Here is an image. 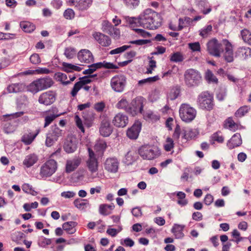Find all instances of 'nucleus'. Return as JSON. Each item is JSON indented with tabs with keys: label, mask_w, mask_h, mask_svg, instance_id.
<instances>
[{
	"label": "nucleus",
	"mask_w": 251,
	"mask_h": 251,
	"mask_svg": "<svg viewBox=\"0 0 251 251\" xmlns=\"http://www.w3.org/2000/svg\"><path fill=\"white\" fill-rule=\"evenodd\" d=\"M240 33L244 42L251 46V32L245 28L242 30Z\"/></svg>",
	"instance_id": "41"
},
{
	"label": "nucleus",
	"mask_w": 251,
	"mask_h": 251,
	"mask_svg": "<svg viewBox=\"0 0 251 251\" xmlns=\"http://www.w3.org/2000/svg\"><path fill=\"white\" fill-rule=\"evenodd\" d=\"M188 46L193 51H200L201 50L200 44L198 42L189 43Z\"/></svg>",
	"instance_id": "61"
},
{
	"label": "nucleus",
	"mask_w": 251,
	"mask_h": 251,
	"mask_svg": "<svg viewBox=\"0 0 251 251\" xmlns=\"http://www.w3.org/2000/svg\"><path fill=\"white\" fill-rule=\"evenodd\" d=\"M64 17L67 20H72L75 18V12L71 8H68L63 13Z\"/></svg>",
	"instance_id": "54"
},
{
	"label": "nucleus",
	"mask_w": 251,
	"mask_h": 251,
	"mask_svg": "<svg viewBox=\"0 0 251 251\" xmlns=\"http://www.w3.org/2000/svg\"><path fill=\"white\" fill-rule=\"evenodd\" d=\"M115 206L113 204H102L100 205L99 208L100 213L103 215H108L111 213L114 209Z\"/></svg>",
	"instance_id": "31"
},
{
	"label": "nucleus",
	"mask_w": 251,
	"mask_h": 251,
	"mask_svg": "<svg viewBox=\"0 0 251 251\" xmlns=\"http://www.w3.org/2000/svg\"><path fill=\"white\" fill-rule=\"evenodd\" d=\"M164 147L166 151H170L173 148V140L171 137L167 138Z\"/></svg>",
	"instance_id": "64"
},
{
	"label": "nucleus",
	"mask_w": 251,
	"mask_h": 251,
	"mask_svg": "<svg viewBox=\"0 0 251 251\" xmlns=\"http://www.w3.org/2000/svg\"><path fill=\"white\" fill-rule=\"evenodd\" d=\"M53 84L51 78L44 77L38 79L26 86V90L32 93H36L39 91L48 89Z\"/></svg>",
	"instance_id": "2"
},
{
	"label": "nucleus",
	"mask_w": 251,
	"mask_h": 251,
	"mask_svg": "<svg viewBox=\"0 0 251 251\" xmlns=\"http://www.w3.org/2000/svg\"><path fill=\"white\" fill-rule=\"evenodd\" d=\"M106 148V143L102 140L97 141L94 146V149L97 152H103Z\"/></svg>",
	"instance_id": "45"
},
{
	"label": "nucleus",
	"mask_w": 251,
	"mask_h": 251,
	"mask_svg": "<svg viewBox=\"0 0 251 251\" xmlns=\"http://www.w3.org/2000/svg\"><path fill=\"white\" fill-rule=\"evenodd\" d=\"M144 118L147 121L156 122L159 120L160 116L152 111H148L143 114Z\"/></svg>",
	"instance_id": "38"
},
{
	"label": "nucleus",
	"mask_w": 251,
	"mask_h": 251,
	"mask_svg": "<svg viewBox=\"0 0 251 251\" xmlns=\"http://www.w3.org/2000/svg\"><path fill=\"white\" fill-rule=\"evenodd\" d=\"M139 153L144 159L148 160L153 159L158 155L156 151L148 146H142L139 150Z\"/></svg>",
	"instance_id": "14"
},
{
	"label": "nucleus",
	"mask_w": 251,
	"mask_h": 251,
	"mask_svg": "<svg viewBox=\"0 0 251 251\" xmlns=\"http://www.w3.org/2000/svg\"><path fill=\"white\" fill-rule=\"evenodd\" d=\"M144 100L142 98H136L133 100L129 106V113L132 116L138 113L143 114Z\"/></svg>",
	"instance_id": "9"
},
{
	"label": "nucleus",
	"mask_w": 251,
	"mask_h": 251,
	"mask_svg": "<svg viewBox=\"0 0 251 251\" xmlns=\"http://www.w3.org/2000/svg\"><path fill=\"white\" fill-rule=\"evenodd\" d=\"M212 139L213 140L220 143H222L224 141V138L221 134L220 131L214 133L212 135Z\"/></svg>",
	"instance_id": "62"
},
{
	"label": "nucleus",
	"mask_w": 251,
	"mask_h": 251,
	"mask_svg": "<svg viewBox=\"0 0 251 251\" xmlns=\"http://www.w3.org/2000/svg\"><path fill=\"white\" fill-rule=\"evenodd\" d=\"M76 50L72 47L66 48L64 54L66 57L69 59L73 58L76 54Z\"/></svg>",
	"instance_id": "52"
},
{
	"label": "nucleus",
	"mask_w": 251,
	"mask_h": 251,
	"mask_svg": "<svg viewBox=\"0 0 251 251\" xmlns=\"http://www.w3.org/2000/svg\"><path fill=\"white\" fill-rule=\"evenodd\" d=\"M54 77L56 81H59L64 85L70 83L71 82L73 81L75 78V77L73 76V77L70 78L69 79L66 74L61 72L55 73Z\"/></svg>",
	"instance_id": "25"
},
{
	"label": "nucleus",
	"mask_w": 251,
	"mask_h": 251,
	"mask_svg": "<svg viewBox=\"0 0 251 251\" xmlns=\"http://www.w3.org/2000/svg\"><path fill=\"white\" fill-rule=\"evenodd\" d=\"M56 94L52 91H48L42 93L38 99L40 103L45 105H50L53 103L56 99Z\"/></svg>",
	"instance_id": "11"
},
{
	"label": "nucleus",
	"mask_w": 251,
	"mask_h": 251,
	"mask_svg": "<svg viewBox=\"0 0 251 251\" xmlns=\"http://www.w3.org/2000/svg\"><path fill=\"white\" fill-rule=\"evenodd\" d=\"M193 22V19L189 17H185L184 20L182 19H179V25L178 30H181L184 26H186Z\"/></svg>",
	"instance_id": "50"
},
{
	"label": "nucleus",
	"mask_w": 251,
	"mask_h": 251,
	"mask_svg": "<svg viewBox=\"0 0 251 251\" xmlns=\"http://www.w3.org/2000/svg\"><path fill=\"white\" fill-rule=\"evenodd\" d=\"M212 30V26L211 25H207L200 30L199 35L203 38L208 37Z\"/></svg>",
	"instance_id": "43"
},
{
	"label": "nucleus",
	"mask_w": 251,
	"mask_h": 251,
	"mask_svg": "<svg viewBox=\"0 0 251 251\" xmlns=\"http://www.w3.org/2000/svg\"><path fill=\"white\" fill-rule=\"evenodd\" d=\"M149 62L148 65L147 67L146 74H152V71L156 68V62L154 59L153 57H149Z\"/></svg>",
	"instance_id": "47"
},
{
	"label": "nucleus",
	"mask_w": 251,
	"mask_h": 251,
	"mask_svg": "<svg viewBox=\"0 0 251 251\" xmlns=\"http://www.w3.org/2000/svg\"><path fill=\"white\" fill-rule=\"evenodd\" d=\"M184 228V226L182 225L175 224L174 225V235L176 238H181L184 236L183 233Z\"/></svg>",
	"instance_id": "35"
},
{
	"label": "nucleus",
	"mask_w": 251,
	"mask_h": 251,
	"mask_svg": "<svg viewBox=\"0 0 251 251\" xmlns=\"http://www.w3.org/2000/svg\"><path fill=\"white\" fill-rule=\"evenodd\" d=\"M93 37L102 47H108L111 44L110 38L101 32H95L93 34Z\"/></svg>",
	"instance_id": "16"
},
{
	"label": "nucleus",
	"mask_w": 251,
	"mask_h": 251,
	"mask_svg": "<svg viewBox=\"0 0 251 251\" xmlns=\"http://www.w3.org/2000/svg\"><path fill=\"white\" fill-rule=\"evenodd\" d=\"M182 130L184 131L182 137L187 140L194 139L199 134V131L196 129H190L188 130L183 129Z\"/></svg>",
	"instance_id": "30"
},
{
	"label": "nucleus",
	"mask_w": 251,
	"mask_h": 251,
	"mask_svg": "<svg viewBox=\"0 0 251 251\" xmlns=\"http://www.w3.org/2000/svg\"><path fill=\"white\" fill-rule=\"evenodd\" d=\"M126 82V77L124 75H116L111 80V86L114 91L121 92L124 90Z\"/></svg>",
	"instance_id": "8"
},
{
	"label": "nucleus",
	"mask_w": 251,
	"mask_h": 251,
	"mask_svg": "<svg viewBox=\"0 0 251 251\" xmlns=\"http://www.w3.org/2000/svg\"><path fill=\"white\" fill-rule=\"evenodd\" d=\"M136 55V52L134 51H130L127 52L126 54V58L129 59L123 62L119 63V65L122 66L127 65L132 61V58H133Z\"/></svg>",
	"instance_id": "51"
},
{
	"label": "nucleus",
	"mask_w": 251,
	"mask_h": 251,
	"mask_svg": "<svg viewBox=\"0 0 251 251\" xmlns=\"http://www.w3.org/2000/svg\"><path fill=\"white\" fill-rule=\"evenodd\" d=\"M242 143L241 136L240 133L234 134L227 143V146L229 149L232 150L240 146Z\"/></svg>",
	"instance_id": "24"
},
{
	"label": "nucleus",
	"mask_w": 251,
	"mask_h": 251,
	"mask_svg": "<svg viewBox=\"0 0 251 251\" xmlns=\"http://www.w3.org/2000/svg\"><path fill=\"white\" fill-rule=\"evenodd\" d=\"M108 34L114 39H118L120 37V30L119 29L113 27L112 30Z\"/></svg>",
	"instance_id": "60"
},
{
	"label": "nucleus",
	"mask_w": 251,
	"mask_h": 251,
	"mask_svg": "<svg viewBox=\"0 0 251 251\" xmlns=\"http://www.w3.org/2000/svg\"><path fill=\"white\" fill-rule=\"evenodd\" d=\"M223 43L225 48L224 58L228 62H232L233 61V52L232 45L227 39H223Z\"/></svg>",
	"instance_id": "21"
},
{
	"label": "nucleus",
	"mask_w": 251,
	"mask_h": 251,
	"mask_svg": "<svg viewBox=\"0 0 251 251\" xmlns=\"http://www.w3.org/2000/svg\"><path fill=\"white\" fill-rule=\"evenodd\" d=\"M96 76V75H90L81 78L80 81H83L84 82V84H81L82 86L81 88H83L85 91H89L91 86L88 85V84L90 83L93 81V79H94Z\"/></svg>",
	"instance_id": "36"
},
{
	"label": "nucleus",
	"mask_w": 251,
	"mask_h": 251,
	"mask_svg": "<svg viewBox=\"0 0 251 251\" xmlns=\"http://www.w3.org/2000/svg\"><path fill=\"white\" fill-rule=\"evenodd\" d=\"M236 55L244 59L251 56V49L249 47H240L236 51Z\"/></svg>",
	"instance_id": "29"
},
{
	"label": "nucleus",
	"mask_w": 251,
	"mask_h": 251,
	"mask_svg": "<svg viewBox=\"0 0 251 251\" xmlns=\"http://www.w3.org/2000/svg\"><path fill=\"white\" fill-rule=\"evenodd\" d=\"M88 151L89 158L86 161V165L89 171L92 174L98 170V161L93 150L89 148Z\"/></svg>",
	"instance_id": "12"
},
{
	"label": "nucleus",
	"mask_w": 251,
	"mask_h": 251,
	"mask_svg": "<svg viewBox=\"0 0 251 251\" xmlns=\"http://www.w3.org/2000/svg\"><path fill=\"white\" fill-rule=\"evenodd\" d=\"M45 116V125L44 127H46L50 125L52 121L57 117L55 115L53 112L51 110H48L44 113Z\"/></svg>",
	"instance_id": "33"
},
{
	"label": "nucleus",
	"mask_w": 251,
	"mask_h": 251,
	"mask_svg": "<svg viewBox=\"0 0 251 251\" xmlns=\"http://www.w3.org/2000/svg\"><path fill=\"white\" fill-rule=\"evenodd\" d=\"M82 69L81 67L66 62H63L62 64V70L67 73L80 72Z\"/></svg>",
	"instance_id": "27"
},
{
	"label": "nucleus",
	"mask_w": 251,
	"mask_h": 251,
	"mask_svg": "<svg viewBox=\"0 0 251 251\" xmlns=\"http://www.w3.org/2000/svg\"><path fill=\"white\" fill-rule=\"evenodd\" d=\"M102 68H104L105 69H118V67L112 63H109L105 61H103V62H99L97 63H94L90 66V67L88 69L86 70L84 72V74L86 75H91L96 70Z\"/></svg>",
	"instance_id": "10"
},
{
	"label": "nucleus",
	"mask_w": 251,
	"mask_h": 251,
	"mask_svg": "<svg viewBox=\"0 0 251 251\" xmlns=\"http://www.w3.org/2000/svg\"><path fill=\"white\" fill-rule=\"evenodd\" d=\"M201 78L200 73L194 69H188L184 73L185 82L189 87L198 85L201 81Z\"/></svg>",
	"instance_id": "7"
},
{
	"label": "nucleus",
	"mask_w": 251,
	"mask_h": 251,
	"mask_svg": "<svg viewBox=\"0 0 251 251\" xmlns=\"http://www.w3.org/2000/svg\"><path fill=\"white\" fill-rule=\"evenodd\" d=\"M251 107L250 106L245 105L240 107L235 113V116L237 118H241L246 115L249 110Z\"/></svg>",
	"instance_id": "44"
},
{
	"label": "nucleus",
	"mask_w": 251,
	"mask_h": 251,
	"mask_svg": "<svg viewBox=\"0 0 251 251\" xmlns=\"http://www.w3.org/2000/svg\"><path fill=\"white\" fill-rule=\"evenodd\" d=\"M61 135L62 130L58 128H55L51 133L48 135L46 141V145L48 147L51 146Z\"/></svg>",
	"instance_id": "22"
},
{
	"label": "nucleus",
	"mask_w": 251,
	"mask_h": 251,
	"mask_svg": "<svg viewBox=\"0 0 251 251\" xmlns=\"http://www.w3.org/2000/svg\"><path fill=\"white\" fill-rule=\"evenodd\" d=\"M142 127V123L137 120L126 131L127 136L131 139H136L138 137Z\"/></svg>",
	"instance_id": "15"
},
{
	"label": "nucleus",
	"mask_w": 251,
	"mask_h": 251,
	"mask_svg": "<svg viewBox=\"0 0 251 251\" xmlns=\"http://www.w3.org/2000/svg\"><path fill=\"white\" fill-rule=\"evenodd\" d=\"M103 166L107 172L115 173L118 171L119 162L115 158H108L104 162Z\"/></svg>",
	"instance_id": "18"
},
{
	"label": "nucleus",
	"mask_w": 251,
	"mask_h": 251,
	"mask_svg": "<svg viewBox=\"0 0 251 251\" xmlns=\"http://www.w3.org/2000/svg\"><path fill=\"white\" fill-rule=\"evenodd\" d=\"M135 32L139 35V36L144 37V38H147V37H150L151 36V34L145 31L144 29H140V28H135L133 29Z\"/></svg>",
	"instance_id": "58"
},
{
	"label": "nucleus",
	"mask_w": 251,
	"mask_h": 251,
	"mask_svg": "<svg viewBox=\"0 0 251 251\" xmlns=\"http://www.w3.org/2000/svg\"><path fill=\"white\" fill-rule=\"evenodd\" d=\"M128 123V117L121 113L116 114L112 120V123L117 127H124Z\"/></svg>",
	"instance_id": "17"
},
{
	"label": "nucleus",
	"mask_w": 251,
	"mask_h": 251,
	"mask_svg": "<svg viewBox=\"0 0 251 251\" xmlns=\"http://www.w3.org/2000/svg\"><path fill=\"white\" fill-rule=\"evenodd\" d=\"M205 78L209 82L217 83L218 80L217 78L214 75L212 72L210 70H207L206 73Z\"/></svg>",
	"instance_id": "55"
},
{
	"label": "nucleus",
	"mask_w": 251,
	"mask_h": 251,
	"mask_svg": "<svg viewBox=\"0 0 251 251\" xmlns=\"http://www.w3.org/2000/svg\"><path fill=\"white\" fill-rule=\"evenodd\" d=\"M225 126L230 130L235 131L237 128V125L232 117H228L225 121Z\"/></svg>",
	"instance_id": "46"
},
{
	"label": "nucleus",
	"mask_w": 251,
	"mask_h": 251,
	"mask_svg": "<svg viewBox=\"0 0 251 251\" xmlns=\"http://www.w3.org/2000/svg\"><path fill=\"white\" fill-rule=\"evenodd\" d=\"M76 226L77 223L75 222H67L62 225V228L68 234H72L75 232V227Z\"/></svg>",
	"instance_id": "28"
},
{
	"label": "nucleus",
	"mask_w": 251,
	"mask_h": 251,
	"mask_svg": "<svg viewBox=\"0 0 251 251\" xmlns=\"http://www.w3.org/2000/svg\"><path fill=\"white\" fill-rule=\"evenodd\" d=\"M77 58L82 63L90 64L94 60L92 53L87 49H82L77 53Z\"/></svg>",
	"instance_id": "13"
},
{
	"label": "nucleus",
	"mask_w": 251,
	"mask_h": 251,
	"mask_svg": "<svg viewBox=\"0 0 251 251\" xmlns=\"http://www.w3.org/2000/svg\"><path fill=\"white\" fill-rule=\"evenodd\" d=\"M138 22L144 28L154 29L161 25V19L156 12L151 9H146L138 20Z\"/></svg>",
	"instance_id": "1"
},
{
	"label": "nucleus",
	"mask_w": 251,
	"mask_h": 251,
	"mask_svg": "<svg viewBox=\"0 0 251 251\" xmlns=\"http://www.w3.org/2000/svg\"><path fill=\"white\" fill-rule=\"evenodd\" d=\"M76 148V146L75 142L72 140H67L64 145V149L65 151L68 153L74 152Z\"/></svg>",
	"instance_id": "40"
},
{
	"label": "nucleus",
	"mask_w": 251,
	"mask_h": 251,
	"mask_svg": "<svg viewBox=\"0 0 251 251\" xmlns=\"http://www.w3.org/2000/svg\"><path fill=\"white\" fill-rule=\"evenodd\" d=\"M38 160V157L35 154H30L25 157L23 164L27 167L33 165Z\"/></svg>",
	"instance_id": "32"
},
{
	"label": "nucleus",
	"mask_w": 251,
	"mask_h": 251,
	"mask_svg": "<svg viewBox=\"0 0 251 251\" xmlns=\"http://www.w3.org/2000/svg\"><path fill=\"white\" fill-rule=\"evenodd\" d=\"M93 0H80L77 4L79 10L84 11L88 9L92 4Z\"/></svg>",
	"instance_id": "39"
},
{
	"label": "nucleus",
	"mask_w": 251,
	"mask_h": 251,
	"mask_svg": "<svg viewBox=\"0 0 251 251\" xmlns=\"http://www.w3.org/2000/svg\"><path fill=\"white\" fill-rule=\"evenodd\" d=\"M114 26L107 21H104L102 24V29L103 31L108 34L109 32L112 30Z\"/></svg>",
	"instance_id": "56"
},
{
	"label": "nucleus",
	"mask_w": 251,
	"mask_h": 251,
	"mask_svg": "<svg viewBox=\"0 0 251 251\" xmlns=\"http://www.w3.org/2000/svg\"><path fill=\"white\" fill-rule=\"evenodd\" d=\"M40 132L39 129H36L33 132L25 133L21 138V141L26 145H30Z\"/></svg>",
	"instance_id": "23"
},
{
	"label": "nucleus",
	"mask_w": 251,
	"mask_h": 251,
	"mask_svg": "<svg viewBox=\"0 0 251 251\" xmlns=\"http://www.w3.org/2000/svg\"><path fill=\"white\" fill-rule=\"evenodd\" d=\"M84 82L83 81H80V80L75 83L74 86L71 91V95L73 97H75L77 95V92L82 87L81 84H84Z\"/></svg>",
	"instance_id": "53"
},
{
	"label": "nucleus",
	"mask_w": 251,
	"mask_h": 251,
	"mask_svg": "<svg viewBox=\"0 0 251 251\" xmlns=\"http://www.w3.org/2000/svg\"><path fill=\"white\" fill-rule=\"evenodd\" d=\"M179 114L180 118L183 121L190 123L195 118L197 111L190 104L182 103L179 107Z\"/></svg>",
	"instance_id": "4"
},
{
	"label": "nucleus",
	"mask_w": 251,
	"mask_h": 251,
	"mask_svg": "<svg viewBox=\"0 0 251 251\" xmlns=\"http://www.w3.org/2000/svg\"><path fill=\"white\" fill-rule=\"evenodd\" d=\"M25 90H26V86L23 83L12 84L7 88V91L9 93H17Z\"/></svg>",
	"instance_id": "26"
},
{
	"label": "nucleus",
	"mask_w": 251,
	"mask_h": 251,
	"mask_svg": "<svg viewBox=\"0 0 251 251\" xmlns=\"http://www.w3.org/2000/svg\"><path fill=\"white\" fill-rule=\"evenodd\" d=\"M20 26L25 32L30 33L35 29V26L28 21H22L20 23Z\"/></svg>",
	"instance_id": "37"
},
{
	"label": "nucleus",
	"mask_w": 251,
	"mask_h": 251,
	"mask_svg": "<svg viewBox=\"0 0 251 251\" xmlns=\"http://www.w3.org/2000/svg\"><path fill=\"white\" fill-rule=\"evenodd\" d=\"M130 47V46L124 45L122 47L116 48L115 49L112 50L110 51V54H118L121 52H123L129 49Z\"/></svg>",
	"instance_id": "57"
},
{
	"label": "nucleus",
	"mask_w": 251,
	"mask_h": 251,
	"mask_svg": "<svg viewBox=\"0 0 251 251\" xmlns=\"http://www.w3.org/2000/svg\"><path fill=\"white\" fill-rule=\"evenodd\" d=\"M105 107V104L103 101H100L96 103L94 105V109L98 112H102Z\"/></svg>",
	"instance_id": "59"
},
{
	"label": "nucleus",
	"mask_w": 251,
	"mask_h": 251,
	"mask_svg": "<svg viewBox=\"0 0 251 251\" xmlns=\"http://www.w3.org/2000/svg\"><path fill=\"white\" fill-rule=\"evenodd\" d=\"M213 97L207 91L201 93L198 98V104L200 108L208 111L214 107Z\"/></svg>",
	"instance_id": "5"
},
{
	"label": "nucleus",
	"mask_w": 251,
	"mask_h": 251,
	"mask_svg": "<svg viewBox=\"0 0 251 251\" xmlns=\"http://www.w3.org/2000/svg\"><path fill=\"white\" fill-rule=\"evenodd\" d=\"M81 162V159L79 157L67 160L65 165V172L69 174L74 172L80 165Z\"/></svg>",
	"instance_id": "20"
},
{
	"label": "nucleus",
	"mask_w": 251,
	"mask_h": 251,
	"mask_svg": "<svg viewBox=\"0 0 251 251\" xmlns=\"http://www.w3.org/2000/svg\"><path fill=\"white\" fill-rule=\"evenodd\" d=\"M74 204L78 209L83 210L89 205V202L85 199H76L74 201Z\"/></svg>",
	"instance_id": "34"
},
{
	"label": "nucleus",
	"mask_w": 251,
	"mask_h": 251,
	"mask_svg": "<svg viewBox=\"0 0 251 251\" xmlns=\"http://www.w3.org/2000/svg\"><path fill=\"white\" fill-rule=\"evenodd\" d=\"M223 41L220 42L217 38H213L206 43V50L211 56L220 57L224 51Z\"/></svg>",
	"instance_id": "3"
},
{
	"label": "nucleus",
	"mask_w": 251,
	"mask_h": 251,
	"mask_svg": "<svg viewBox=\"0 0 251 251\" xmlns=\"http://www.w3.org/2000/svg\"><path fill=\"white\" fill-rule=\"evenodd\" d=\"M30 61L33 64H38L41 62L40 56L37 53H34L31 55Z\"/></svg>",
	"instance_id": "63"
},
{
	"label": "nucleus",
	"mask_w": 251,
	"mask_h": 251,
	"mask_svg": "<svg viewBox=\"0 0 251 251\" xmlns=\"http://www.w3.org/2000/svg\"><path fill=\"white\" fill-rule=\"evenodd\" d=\"M99 131L100 135L104 137L109 136L113 131V127L108 119H104L101 122Z\"/></svg>",
	"instance_id": "19"
},
{
	"label": "nucleus",
	"mask_w": 251,
	"mask_h": 251,
	"mask_svg": "<svg viewBox=\"0 0 251 251\" xmlns=\"http://www.w3.org/2000/svg\"><path fill=\"white\" fill-rule=\"evenodd\" d=\"M57 163L54 159H50L41 167L39 175L43 178L51 176L56 171Z\"/></svg>",
	"instance_id": "6"
},
{
	"label": "nucleus",
	"mask_w": 251,
	"mask_h": 251,
	"mask_svg": "<svg viewBox=\"0 0 251 251\" xmlns=\"http://www.w3.org/2000/svg\"><path fill=\"white\" fill-rule=\"evenodd\" d=\"M176 195L178 199L177 203L179 205L181 206H183L187 204L188 201L185 199L186 194L184 192H178Z\"/></svg>",
	"instance_id": "48"
},
{
	"label": "nucleus",
	"mask_w": 251,
	"mask_h": 251,
	"mask_svg": "<svg viewBox=\"0 0 251 251\" xmlns=\"http://www.w3.org/2000/svg\"><path fill=\"white\" fill-rule=\"evenodd\" d=\"M22 188L25 193L31 194L33 196H36L38 194V192L28 183L24 184L22 186Z\"/></svg>",
	"instance_id": "49"
},
{
	"label": "nucleus",
	"mask_w": 251,
	"mask_h": 251,
	"mask_svg": "<svg viewBox=\"0 0 251 251\" xmlns=\"http://www.w3.org/2000/svg\"><path fill=\"white\" fill-rule=\"evenodd\" d=\"M129 106L128 101L125 98H122L119 101L116 105L117 108L118 109H124L126 111L129 113Z\"/></svg>",
	"instance_id": "42"
}]
</instances>
